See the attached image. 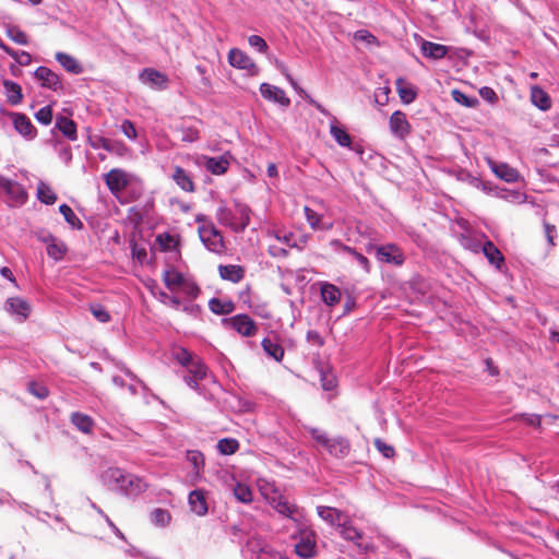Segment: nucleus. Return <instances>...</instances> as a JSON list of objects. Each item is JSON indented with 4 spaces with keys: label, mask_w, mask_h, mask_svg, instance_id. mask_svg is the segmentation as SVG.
I'll return each mask as SVG.
<instances>
[{
    "label": "nucleus",
    "mask_w": 559,
    "mask_h": 559,
    "mask_svg": "<svg viewBox=\"0 0 559 559\" xmlns=\"http://www.w3.org/2000/svg\"><path fill=\"white\" fill-rule=\"evenodd\" d=\"M304 212L307 223L313 230H330L333 228L332 222H324L323 216L309 206H305Z\"/></svg>",
    "instance_id": "obj_27"
},
{
    "label": "nucleus",
    "mask_w": 559,
    "mask_h": 559,
    "mask_svg": "<svg viewBox=\"0 0 559 559\" xmlns=\"http://www.w3.org/2000/svg\"><path fill=\"white\" fill-rule=\"evenodd\" d=\"M105 182L110 192L117 193L127 187V174L118 168L111 169L108 174H106Z\"/></svg>",
    "instance_id": "obj_20"
},
{
    "label": "nucleus",
    "mask_w": 559,
    "mask_h": 559,
    "mask_svg": "<svg viewBox=\"0 0 559 559\" xmlns=\"http://www.w3.org/2000/svg\"><path fill=\"white\" fill-rule=\"evenodd\" d=\"M484 255L487 258L490 264L495 265L497 269H500L504 262V258L500 250L495 246L493 242L487 240L483 245Z\"/></svg>",
    "instance_id": "obj_33"
},
{
    "label": "nucleus",
    "mask_w": 559,
    "mask_h": 559,
    "mask_svg": "<svg viewBox=\"0 0 559 559\" xmlns=\"http://www.w3.org/2000/svg\"><path fill=\"white\" fill-rule=\"evenodd\" d=\"M421 51L426 57L439 59L447 53V47L431 41H423Z\"/></svg>",
    "instance_id": "obj_41"
},
{
    "label": "nucleus",
    "mask_w": 559,
    "mask_h": 559,
    "mask_svg": "<svg viewBox=\"0 0 559 559\" xmlns=\"http://www.w3.org/2000/svg\"><path fill=\"white\" fill-rule=\"evenodd\" d=\"M36 80L41 86L50 88L52 91H59L62 88L60 78L57 72H33Z\"/></svg>",
    "instance_id": "obj_31"
},
{
    "label": "nucleus",
    "mask_w": 559,
    "mask_h": 559,
    "mask_svg": "<svg viewBox=\"0 0 559 559\" xmlns=\"http://www.w3.org/2000/svg\"><path fill=\"white\" fill-rule=\"evenodd\" d=\"M171 178L176 185L185 192H193L195 190L191 175L182 167L175 166Z\"/></svg>",
    "instance_id": "obj_22"
},
{
    "label": "nucleus",
    "mask_w": 559,
    "mask_h": 559,
    "mask_svg": "<svg viewBox=\"0 0 559 559\" xmlns=\"http://www.w3.org/2000/svg\"><path fill=\"white\" fill-rule=\"evenodd\" d=\"M262 348L264 353L276 361H281L284 357V349L274 337H265L262 340Z\"/></svg>",
    "instance_id": "obj_34"
},
{
    "label": "nucleus",
    "mask_w": 559,
    "mask_h": 559,
    "mask_svg": "<svg viewBox=\"0 0 559 559\" xmlns=\"http://www.w3.org/2000/svg\"><path fill=\"white\" fill-rule=\"evenodd\" d=\"M228 62L230 67L238 70H250L253 68V61L243 51L237 48H233L228 52Z\"/></svg>",
    "instance_id": "obj_23"
},
{
    "label": "nucleus",
    "mask_w": 559,
    "mask_h": 559,
    "mask_svg": "<svg viewBox=\"0 0 559 559\" xmlns=\"http://www.w3.org/2000/svg\"><path fill=\"white\" fill-rule=\"evenodd\" d=\"M5 309L12 314L19 316L22 320L28 317L31 310L28 302L20 297L8 298Z\"/></svg>",
    "instance_id": "obj_26"
},
{
    "label": "nucleus",
    "mask_w": 559,
    "mask_h": 559,
    "mask_svg": "<svg viewBox=\"0 0 559 559\" xmlns=\"http://www.w3.org/2000/svg\"><path fill=\"white\" fill-rule=\"evenodd\" d=\"M174 358L182 367L187 368L195 359V356L185 347H178L174 352Z\"/></svg>",
    "instance_id": "obj_51"
},
{
    "label": "nucleus",
    "mask_w": 559,
    "mask_h": 559,
    "mask_svg": "<svg viewBox=\"0 0 559 559\" xmlns=\"http://www.w3.org/2000/svg\"><path fill=\"white\" fill-rule=\"evenodd\" d=\"M209 308L215 314H229L235 310V305L231 300H224L214 297L210 299Z\"/></svg>",
    "instance_id": "obj_37"
},
{
    "label": "nucleus",
    "mask_w": 559,
    "mask_h": 559,
    "mask_svg": "<svg viewBox=\"0 0 559 559\" xmlns=\"http://www.w3.org/2000/svg\"><path fill=\"white\" fill-rule=\"evenodd\" d=\"M35 118L36 120L44 124V126H48L51 123L52 121V109L50 106H45L43 108H40L36 114H35Z\"/></svg>",
    "instance_id": "obj_56"
},
{
    "label": "nucleus",
    "mask_w": 559,
    "mask_h": 559,
    "mask_svg": "<svg viewBox=\"0 0 559 559\" xmlns=\"http://www.w3.org/2000/svg\"><path fill=\"white\" fill-rule=\"evenodd\" d=\"M374 447L386 459L392 457L394 455V453H395L394 448L389 445V444H386L381 439H376L374 440Z\"/></svg>",
    "instance_id": "obj_63"
},
{
    "label": "nucleus",
    "mask_w": 559,
    "mask_h": 559,
    "mask_svg": "<svg viewBox=\"0 0 559 559\" xmlns=\"http://www.w3.org/2000/svg\"><path fill=\"white\" fill-rule=\"evenodd\" d=\"M374 251L376 258L381 263H388L395 266H402L405 262V254L402 249L395 243H385L381 246H374L370 243L368 246V252Z\"/></svg>",
    "instance_id": "obj_6"
},
{
    "label": "nucleus",
    "mask_w": 559,
    "mask_h": 559,
    "mask_svg": "<svg viewBox=\"0 0 559 559\" xmlns=\"http://www.w3.org/2000/svg\"><path fill=\"white\" fill-rule=\"evenodd\" d=\"M59 212L72 229L81 230L83 228V223L68 204H61Z\"/></svg>",
    "instance_id": "obj_39"
},
{
    "label": "nucleus",
    "mask_w": 559,
    "mask_h": 559,
    "mask_svg": "<svg viewBox=\"0 0 559 559\" xmlns=\"http://www.w3.org/2000/svg\"><path fill=\"white\" fill-rule=\"evenodd\" d=\"M0 191L7 195L11 205L23 204L27 199V193L21 183L1 175Z\"/></svg>",
    "instance_id": "obj_10"
},
{
    "label": "nucleus",
    "mask_w": 559,
    "mask_h": 559,
    "mask_svg": "<svg viewBox=\"0 0 559 559\" xmlns=\"http://www.w3.org/2000/svg\"><path fill=\"white\" fill-rule=\"evenodd\" d=\"M10 117L17 133H20L26 140L35 139L37 134L36 128L26 115L20 112H11Z\"/></svg>",
    "instance_id": "obj_15"
},
{
    "label": "nucleus",
    "mask_w": 559,
    "mask_h": 559,
    "mask_svg": "<svg viewBox=\"0 0 559 559\" xmlns=\"http://www.w3.org/2000/svg\"><path fill=\"white\" fill-rule=\"evenodd\" d=\"M138 79L143 85L154 91H163L169 83L165 72H139Z\"/></svg>",
    "instance_id": "obj_16"
},
{
    "label": "nucleus",
    "mask_w": 559,
    "mask_h": 559,
    "mask_svg": "<svg viewBox=\"0 0 559 559\" xmlns=\"http://www.w3.org/2000/svg\"><path fill=\"white\" fill-rule=\"evenodd\" d=\"M330 134L336 141V143L342 147H352V136L350 134L342 127L338 126V122L335 117H332L330 122Z\"/></svg>",
    "instance_id": "obj_25"
},
{
    "label": "nucleus",
    "mask_w": 559,
    "mask_h": 559,
    "mask_svg": "<svg viewBox=\"0 0 559 559\" xmlns=\"http://www.w3.org/2000/svg\"><path fill=\"white\" fill-rule=\"evenodd\" d=\"M100 480L109 490L129 498H135L147 488L146 481L134 474L119 467H108L100 475Z\"/></svg>",
    "instance_id": "obj_1"
},
{
    "label": "nucleus",
    "mask_w": 559,
    "mask_h": 559,
    "mask_svg": "<svg viewBox=\"0 0 559 559\" xmlns=\"http://www.w3.org/2000/svg\"><path fill=\"white\" fill-rule=\"evenodd\" d=\"M340 527L341 536L344 539L352 542L361 554L373 552L376 550V546L371 538L366 536L350 523H343Z\"/></svg>",
    "instance_id": "obj_7"
},
{
    "label": "nucleus",
    "mask_w": 559,
    "mask_h": 559,
    "mask_svg": "<svg viewBox=\"0 0 559 559\" xmlns=\"http://www.w3.org/2000/svg\"><path fill=\"white\" fill-rule=\"evenodd\" d=\"M195 164L203 166L209 173L213 175H223L227 171L229 162L225 156L210 157L206 155H197Z\"/></svg>",
    "instance_id": "obj_14"
},
{
    "label": "nucleus",
    "mask_w": 559,
    "mask_h": 559,
    "mask_svg": "<svg viewBox=\"0 0 559 559\" xmlns=\"http://www.w3.org/2000/svg\"><path fill=\"white\" fill-rule=\"evenodd\" d=\"M186 460L192 467V469L188 472L186 478L190 485L194 486L203 479L205 459L201 451L188 450L186 452Z\"/></svg>",
    "instance_id": "obj_9"
},
{
    "label": "nucleus",
    "mask_w": 559,
    "mask_h": 559,
    "mask_svg": "<svg viewBox=\"0 0 559 559\" xmlns=\"http://www.w3.org/2000/svg\"><path fill=\"white\" fill-rule=\"evenodd\" d=\"M451 95L453 100L466 108H475L479 104V100L476 97L468 96L457 88L452 90Z\"/></svg>",
    "instance_id": "obj_45"
},
{
    "label": "nucleus",
    "mask_w": 559,
    "mask_h": 559,
    "mask_svg": "<svg viewBox=\"0 0 559 559\" xmlns=\"http://www.w3.org/2000/svg\"><path fill=\"white\" fill-rule=\"evenodd\" d=\"M181 287H182L183 294L192 299L197 298L200 294V288L194 282H189V281L185 280Z\"/></svg>",
    "instance_id": "obj_62"
},
{
    "label": "nucleus",
    "mask_w": 559,
    "mask_h": 559,
    "mask_svg": "<svg viewBox=\"0 0 559 559\" xmlns=\"http://www.w3.org/2000/svg\"><path fill=\"white\" fill-rule=\"evenodd\" d=\"M7 501H12V503L14 506H17L20 509H22L25 513H27L28 515L31 516H34V518H39V510L33 508L32 506H29L28 503L26 502H23V501H17L15 500L11 493H7Z\"/></svg>",
    "instance_id": "obj_55"
},
{
    "label": "nucleus",
    "mask_w": 559,
    "mask_h": 559,
    "mask_svg": "<svg viewBox=\"0 0 559 559\" xmlns=\"http://www.w3.org/2000/svg\"><path fill=\"white\" fill-rule=\"evenodd\" d=\"M91 312L102 323H107L110 321L109 312L102 305H92Z\"/></svg>",
    "instance_id": "obj_58"
},
{
    "label": "nucleus",
    "mask_w": 559,
    "mask_h": 559,
    "mask_svg": "<svg viewBox=\"0 0 559 559\" xmlns=\"http://www.w3.org/2000/svg\"><path fill=\"white\" fill-rule=\"evenodd\" d=\"M325 449L335 457H344L349 452V442L342 437L330 439Z\"/></svg>",
    "instance_id": "obj_32"
},
{
    "label": "nucleus",
    "mask_w": 559,
    "mask_h": 559,
    "mask_svg": "<svg viewBox=\"0 0 559 559\" xmlns=\"http://www.w3.org/2000/svg\"><path fill=\"white\" fill-rule=\"evenodd\" d=\"M496 197H498L499 199H502L504 201L518 203V204L524 203L526 200L525 193L518 191V190H508L504 188L496 189Z\"/></svg>",
    "instance_id": "obj_40"
},
{
    "label": "nucleus",
    "mask_w": 559,
    "mask_h": 559,
    "mask_svg": "<svg viewBox=\"0 0 559 559\" xmlns=\"http://www.w3.org/2000/svg\"><path fill=\"white\" fill-rule=\"evenodd\" d=\"M396 88L403 104L407 105L415 100L417 94L412 84L399 78L396 79Z\"/></svg>",
    "instance_id": "obj_35"
},
{
    "label": "nucleus",
    "mask_w": 559,
    "mask_h": 559,
    "mask_svg": "<svg viewBox=\"0 0 559 559\" xmlns=\"http://www.w3.org/2000/svg\"><path fill=\"white\" fill-rule=\"evenodd\" d=\"M217 451L223 455H231L239 449V442L234 438H224L217 442Z\"/></svg>",
    "instance_id": "obj_46"
},
{
    "label": "nucleus",
    "mask_w": 559,
    "mask_h": 559,
    "mask_svg": "<svg viewBox=\"0 0 559 559\" xmlns=\"http://www.w3.org/2000/svg\"><path fill=\"white\" fill-rule=\"evenodd\" d=\"M3 86L8 102L11 105H19L22 100L21 86L14 82L7 80L3 82Z\"/></svg>",
    "instance_id": "obj_38"
},
{
    "label": "nucleus",
    "mask_w": 559,
    "mask_h": 559,
    "mask_svg": "<svg viewBox=\"0 0 559 559\" xmlns=\"http://www.w3.org/2000/svg\"><path fill=\"white\" fill-rule=\"evenodd\" d=\"M177 133L182 142L193 143L200 138V131L194 126H180L177 128Z\"/></svg>",
    "instance_id": "obj_43"
},
{
    "label": "nucleus",
    "mask_w": 559,
    "mask_h": 559,
    "mask_svg": "<svg viewBox=\"0 0 559 559\" xmlns=\"http://www.w3.org/2000/svg\"><path fill=\"white\" fill-rule=\"evenodd\" d=\"M187 371L193 374L194 378L200 379L201 381L207 376V366L204 361L195 357V359L187 367Z\"/></svg>",
    "instance_id": "obj_47"
},
{
    "label": "nucleus",
    "mask_w": 559,
    "mask_h": 559,
    "mask_svg": "<svg viewBox=\"0 0 559 559\" xmlns=\"http://www.w3.org/2000/svg\"><path fill=\"white\" fill-rule=\"evenodd\" d=\"M389 129L391 134L401 141H404L412 132V126L406 115L401 111H394L389 119Z\"/></svg>",
    "instance_id": "obj_13"
},
{
    "label": "nucleus",
    "mask_w": 559,
    "mask_h": 559,
    "mask_svg": "<svg viewBox=\"0 0 559 559\" xmlns=\"http://www.w3.org/2000/svg\"><path fill=\"white\" fill-rule=\"evenodd\" d=\"M251 210L246 204L237 203L235 210L222 204L216 211V218L223 226L235 233H242L250 224Z\"/></svg>",
    "instance_id": "obj_4"
},
{
    "label": "nucleus",
    "mask_w": 559,
    "mask_h": 559,
    "mask_svg": "<svg viewBox=\"0 0 559 559\" xmlns=\"http://www.w3.org/2000/svg\"><path fill=\"white\" fill-rule=\"evenodd\" d=\"M531 102L543 111H546L551 107L549 95L537 85L531 87Z\"/></svg>",
    "instance_id": "obj_30"
},
{
    "label": "nucleus",
    "mask_w": 559,
    "mask_h": 559,
    "mask_svg": "<svg viewBox=\"0 0 559 559\" xmlns=\"http://www.w3.org/2000/svg\"><path fill=\"white\" fill-rule=\"evenodd\" d=\"M66 252H67V246L63 241H61L59 239L47 246V254L49 258L53 259L55 261L62 260Z\"/></svg>",
    "instance_id": "obj_48"
},
{
    "label": "nucleus",
    "mask_w": 559,
    "mask_h": 559,
    "mask_svg": "<svg viewBox=\"0 0 559 559\" xmlns=\"http://www.w3.org/2000/svg\"><path fill=\"white\" fill-rule=\"evenodd\" d=\"M223 324L235 330L242 336H252L257 332L255 322L245 313L236 314L230 318H224Z\"/></svg>",
    "instance_id": "obj_11"
},
{
    "label": "nucleus",
    "mask_w": 559,
    "mask_h": 559,
    "mask_svg": "<svg viewBox=\"0 0 559 559\" xmlns=\"http://www.w3.org/2000/svg\"><path fill=\"white\" fill-rule=\"evenodd\" d=\"M330 247L333 248L336 252L347 254L350 259L366 273H370L371 264L367 257L362 253L358 252L355 248L344 245L338 239H332L330 241Z\"/></svg>",
    "instance_id": "obj_12"
},
{
    "label": "nucleus",
    "mask_w": 559,
    "mask_h": 559,
    "mask_svg": "<svg viewBox=\"0 0 559 559\" xmlns=\"http://www.w3.org/2000/svg\"><path fill=\"white\" fill-rule=\"evenodd\" d=\"M219 276L231 283H239L245 276V270L241 265L228 264L218 266Z\"/></svg>",
    "instance_id": "obj_29"
},
{
    "label": "nucleus",
    "mask_w": 559,
    "mask_h": 559,
    "mask_svg": "<svg viewBox=\"0 0 559 559\" xmlns=\"http://www.w3.org/2000/svg\"><path fill=\"white\" fill-rule=\"evenodd\" d=\"M233 495L241 503H250L253 500L251 488L242 483H236L233 488Z\"/></svg>",
    "instance_id": "obj_42"
},
{
    "label": "nucleus",
    "mask_w": 559,
    "mask_h": 559,
    "mask_svg": "<svg viewBox=\"0 0 559 559\" xmlns=\"http://www.w3.org/2000/svg\"><path fill=\"white\" fill-rule=\"evenodd\" d=\"M28 391L39 400H45L49 395V390L45 385L37 382H31L28 385Z\"/></svg>",
    "instance_id": "obj_59"
},
{
    "label": "nucleus",
    "mask_w": 559,
    "mask_h": 559,
    "mask_svg": "<svg viewBox=\"0 0 559 559\" xmlns=\"http://www.w3.org/2000/svg\"><path fill=\"white\" fill-rule=\"evenodd\" d=\"M259 490L267 503L284 518H299L302 508L295 503H290L281 492L274 481L260 479L258 483Z\"/></svg>",
    "instance_id": "obj_3"
},
{
    "label": "nucleus",
    "mask_w": 559,
    "mask_h": 559,
    "mask_svg": "<svg viewBox=\"0 0 559 559\" xmlns=\"http://www.w3.org/2000/svg\"><path fill=\"white\" fill-rule=\"evenodd\" d=\"M354 39L357 44L370 47L377 44V38L366 29L357 31L354 34Z\"/></svg>",
    "instance_id": "obj_53"
},
{
    "label": "nucleus",
    "mask_w": 559,
    "mask_h": 559,
    "mask_svg": "<svg viewBox=\"0 0 559 559\" xmlns=\"http://www.w3.org/2000/svg\"><path fill=\"white\" fill-rule=\"evenodd\" d=\"M53 129H57L58 131H60L70 141L78 140L76 123L68 117L58 116L56 118ZM53 131L55 130H52V132Z\"/></svg>",
    "instance_id": "obj_24"
},
{
    "label": "nucleus",
    "mask_w": 559,
    "mask_h": 559,
    "mask_svg": "<svg viewBox=\"0 0 559 559\" xmlns=\"http://www.w3.org/2000/svg\"><path fill=\"white\" fill-rule=\"evenodd\" d=\"M250 559H288L284 554L276 550L264 538L252 535L248 538L242 548Z\"/></svg>",
    "instance_id": "obj_5"
},
{
    "label": "nucleus",
    "mask_w": 559,
    "mask_h": 559,
    "mask_svg": "<svg viewBox=\"0 0 559 559\" xmlns=\"http://www.w3.org/2000/svg\"><path fill=\"white\" fill-rule=\"evenodd\" d=\"M163 277L166 287L169 289H173L176 286H181L185 282L183 275L176 270H166Z\"/></svg>",
    "instance_id": "obj_49"
},
{
    "label": "nucleus",
    "mask_w": 559,
    "mask_h": 559,
    "mask_svg": "<svg viewBox=\"0 0 559 559\" xmlns=\"http://www.w3.org/2000/svg\"><path fill=\"white\" fill-rule=\"evenodd\" d=\"M260 93L263 98L274 104H277L281 107H288L290 104V99L286 96L284 90L275 85L262 83L260 85Z\"/></svg>",
    "instance_id": "obj_17"
},
{
    "label": "nucleus",
    "mask_w": 559,
    "mask_h": 559,
    "mask_svg": "<svg viewBox=\"0 0 559 559\" xmlns=\"http://www.w3.org/2000/svg\"><path fill=\"white\" fill-rule=\"evenodd\" d=\"M190 511L198 516H204L207 511L206 491L204 489H194L188 496Z\"/></svg>",
    "instance_id": "obj_18"
},
{
    "label": "nucleus",
    "mask_w": 559,
    "mask_h": 559,
    "mask_svg": "<svg viewBox=\"0 0 559 559\" xmlns=\"http://www.w3.org/2000/svg\"><path fill=\"white\" fill-rule=\"evenodd\" d=\"M157 298L163 304H165L176 310L180 309L181 302H180L179 298L176 296H171V295L160 290L157 295Z\"/></svg>",
    "instance_id": "obj_57"
},
{
    "label": "nucleus",
    "mask_w": 559,
    "mask_h": 559,
    "mask_svg": "<svg viewBox=\"0 0 559 559\" xmlns=\"http://www.w3.org/2000/svg\"><path fill=\"white\" fill-rule=\"evenodd\" d=\"M121 132L130 140H135L138 136L135 127L130 120H123L121 123Z\"/></svg>",
    "instance_id": "obj_64"
},
{
    "label": "nucleus",
    "mask_w": 559,
    "mask_h": 559,
    "mask_svg": "<svg viewBox=\"0 0 559 559\" xmlns=\"http://www.w3.org/2000/svg\"><path fill=\"white\" fill-rule=\"evenodd\" d=\"M318 516L330 526H340L342 520V511L326 506L317 507Z\"/></svg>",
    "instance_id": "obj_28"
},
{
    "label": "nucleus",
    "mask_w": 559,
    "mask_h": 559,
    "mask_svg": "<svg viewBox=\"0 0 559 559\" xmlns=\"http://www.w3.org/2000/svg\"><path fill=\"white\" fill-rule=\"evenodd\" d=\"M320 295L322 301L328 307H334L335 305H337L342 297L340 288L336 285L331 284L329 282L320 283Z\"/></svg>",
    "instance_id": "obj_21"
},
{
    "label": "nucleus",
    "mask_w": 559,
    "mask_h": 559,
    "mask_svg": "<svg viewBox=\"0 0 559 559\" xmlns=\"http://www.w3.org/2000/svg\"><path fill=\"white\" fill-rule=\"evenodd\" d=\"M488 166L490 167L491 171L501 180L513 183L519 180V171L509 166L506 163H497L492 159H488Z\"/></svg>",
    "instance_id": "obj_19"
},
{
    "label": "nucleus",
    "mask_w": 559,
    "mask_h": 559,
    "mask_svg": "<svg viewBox=\"0 0 559 559\" xmlns=\"http://www.w3.org/2000/svg\"><path fill=\"white\" fill-rule=\"evenodd\" d=\"M56 59L64 70H80L82 68V64L70 55L58 52Z\"/></svg>",
    "instance_id": "obj_50"
},
{
    "label": "nucleus",
    "mask_w": 559,
    "mask_h": 559,
    "mask_svg": "<svg viewBox=\"0 0 559 559\" xmlns=\"http://www.w3.org/2000/svg\"><path fill=\"white\" fill-rule=\"evenodd\" d=\"M296 527V533L292 536L298 539L295 544V554L302 559H310L317 556V534L308 525L305 510L300 511L299 518H289Z\"/></svg>",
    "instance_id": "obj_2"
},
{
    "label": "nucleus",
    "mask_w": 559,
    "mask_h": 559,
    "mask_svg": "<svg viewBox=\"0 0 559 559\" xmlns=\"http://www.w3.org/2000/svg\"><path fill=\"white\" fill-rule=\"evenodd\" d=\"M37 198L41 203L47 205H52L57 201V194L45 182L38 183Z\"/></svg>",
    "instance_id": "obj_44"
},
{
    "label": "nucleus",
    "mask_w": 559,
    "mask_h": 559,
    "mask_svg": "<svg viewBox=\"0 0 559 559\" xmlns=\"http://www.w3.org/2000/svg\"><path fill=\"white\" fill-rule=\"evenodd\" d=\"M308 431L310 433V436L320 444L322 445L323 448L326 447V444L329 443L330 441V438L328 437V435L319 429V428H308Z\"/></svg>",
    "instance_id": "obj_60"
},
{
    "label": "nucleus",
    "mask_w": 559,
    "mask_h": 559,
    "mask_svg": "<svg viewBox=\"0 0 559 559\" xmlns=\"http://www.w3.org/2000/svg\"><path fill=\"white\" fill-rule=\"evenodd\" d=\"M248 44L250 45L251 48H253L260 52H265L267 49L266 41L261 36H258V35L249 36Z\"/></svg>",
    "instance_id": "obj_61"
},
{
    "label": "nucleus",
    "mask_w": 559,
    "mask_h": 559,
    "mask_svg": "<svg viewBox=\"0 0 559 559\" xmlns=\"http://www.w3.org/2000/svg\"><path fill=\"white\" fill-rule=\"evenodd\" d=\"M71 423L84 433H90L94 426L92 417L80 412L72 413Z\"/></svg>",
    "instance_id": "obj_36"
},
{
    "label": "nucleus",
    "mask_w": 559,
    "mask_h": 559,
    "mask_svg": "<svg viewBox=\"0 0 559 559\" xmlns=\"http://www.w3.org/2000/svg\"><path fill=\"white\" fill-rule=\"evenodd\" d=\"M7 35L9 36V38H11L13 41H15L19 45L27 44V36L19 27L9 26L7 28Z\"/></svg>",
    "instance_id": "obj_54"
},
{
    "label": "nucleus",
    "mask_w": 559,
    "mask_h": 559,
    "mask_svg": "<svg viewBox=\"0 0 559 559\" xmlns=\"http://www.w3.org/2000/svg\"><path fill=\"white\" fill-rule=\"evenodd\" d=\"M198 231L200 240L207 250L214 253H222L224 251L225 245L223 236L214 225H201Z\"/></svg>",
    "instance_id": "obj_8"
},
{
    "label": "nucleus",
    "mask_w": 559,
    "mask_h": 559,
    "mask_svg": "<svg viewBox=\"0 0 559 559\" xmlns=\"http://www.w3.org/2000/svg\"><path fill=\"white\" fill-rule=\"evenodd\" d=\"M151 519L155 525L166 526L169 524L171 516L167 510L157 508L152 512Z\"/></svg>",
    "instance_id": "obj_52"
}]
</instances>
